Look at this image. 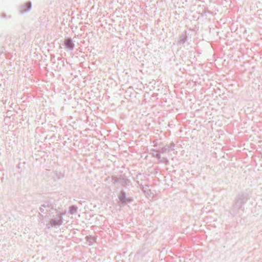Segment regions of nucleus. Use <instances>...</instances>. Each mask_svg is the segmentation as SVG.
Returning a JSON list of instances; mask_svg holds the SVG:
<instances>
[{
	"label": "nucleus",
	"mask_w": 262,
	"mask_h": 262,
	"mask_svg": "<svg viewBox=\"0 0 262 262\" xmlns=\"http://www.w3.org/2000/svg\"><path fill=\"white\" fill-rule=\"evenodd\" d=\"M52 210H50L49 211L48 210H46V211L48 212V218L50 219V218H51V217H55V215H54L53 214V213L55 212V213L57 214L56 215H58L59 216V219H56V220H51L50 222V224L49 225H50V226H48V228H50V227H55V228H57V227H59L61 224L62 223V219H61V217L63 215V214L62 213H58L56 209H51Z\"/></svg>",
	"instance_id": "obj_1"
},
{
	"label": "nucleus",
	"mask_w": 262,
	"mask_h": 262,
	"mask_svg": "<svg viewBox=\"0 0 262 262\" xmlns=\"http://www.w3.org/2000/svg\"><path fill=\"white\" fill-rule=\"evenodd\" d=\"M246 202L243 195H239L236 199L235 204L233 205V208L230 210V212L233 215L237 213V210L240 209L243 204Z\"/></svg>",
	"instance_id": "obj_2"
},
{
	"label": "nucleus",
	"mask_w": 262,
	"mask_h": 262,
	"mask_svg": "<svg viewBox=\"0 0 262 262\" xmlns=\"http://www.w3.org/2000/svg\"><path fill=\"white\" fill-rule=\"evenodd\" d=\"M64 46L69 50H73L74 48V43L71 38H68L64 41Z\"/></svg>",
	"instance_id": "obj_3"
},
{
	"label": "nucleus",
	"mask_w": 262,
	"mask_h": 262,
	"mask_svg": "<svg viewBox=\"0 0 262 262\" xmlns=\"http://www.w3.org/2000/svg\"><path fill=\"white\" fill-rule=\"evenodd\" d=\"M119 200L122 203H125L127 200L126 193L123 190L121 191V194L119 196Z\"/></svg>",
	"instance_id": "obj_4"
},
{
	"label": "nucleus",
	"mask_w": 262,
	"mask_h": 262,
	"mask_svg": "<svg viewBox=\"0 0 262 262\" xmlns=\"http://www.w3.org/2000/svg\"><path fill=\"white\" fill-rule=\"evenodd\" d=\"M32 5L31 3L29 2L27 3L23 7L24 8V10H22V12H26L29 11L31 9Z\"/></svg>",
	"instance_id": "obj_5"
},
{
	"label": "nucleus",
	"mask_w": 262,
	"mask_h": 262,
	"mask_svg": "<svg viewBox=\"0 0 262 262\" xmlns=\"http://www.w3.org/2000/svg\"><path fill=\"white\" fill-rule=\"evenodd\" d=\"M170 147L169 145H165L161 149V152L162 153L168 152L170 151Z\"/></svg>",
	"instance_id": "obj_6"
},
{
	"label": "nucleus",
	"mask_w": 262,
	"mask_h": 262,
	"mask_svg": "<svg viewBox=\"0 0 262 262\" xmlns=\"http://www.w3.org/2000/svg\"><path fill=\"white\" fill-rule=\"evenodd\" d=\"M77 207L75 206H71L70 207V212L72 214L75 213L77 211Z\"/></svg>",
	"instance_id": "obj_7"
},
{
	"label": "nucleus",
	"mask_w": 262,
	"mask_h": 262,
	"mask_svg": "<svg viewBox=\"0 0 262 262\" xmlns=\"http://www.w3.org/2000/svg\"><path fill=\"white\" fill-rule=\"evenodd\" d=\"M143 190L147 195H149L150 193V190L148 189V187H143Z\"/></svg>",
	"instance_id": "obj_8"
},
{
	"label": "nucleus",
	"mask_w": 262,
	"mask_h": 262,
	"mask_svg": "<svg viewBox=\"0 0 262 262\" xmlns=\"http://www.w3.org/2000/svg\"><path fill=\"white\" fill-rule=\"evenodd\" d=\"M179 41L180 43L184 44V42H185V37H184V36H180Z\"/></svg>",
	"instance_id": "obj_9"
},
{
	"label": "nucleus",
	"mask_w": 262,
	"mask_h": 262,
	"mask_svg": "<svg viewBox=\"0 0 262 262\" xmlns=\"http://www.w3.org/2000/svg\"><path fill=\"white\" fill-rule=\"evenodd\" d=\"M42 207H44L45 208H49L51 207V205L49 203H46L41 205Z\"/></svg>",
	"instance_id": "obj_10"
},
{
	"label": "nucleus",
	"mask_w": 262,
	"mask_h": 262,
	"mask_svg": "<svg viewBox=\"0 0 262 262\" xmlns=\"http://www.w3.org/2000/svg\"><path fill=\"white\" fill-rule=\"evenodd\" d=\"M155 157L160 159L161 158V155L159 151H157V153L155 155Z\"/></svg>",
	"instance_id": "obj_11"
},
{
	"label": "nucleus",
	"mask_w": 262,
	"mask_h": 262,
	"mask_svg": "<svg viewBox=\"0 0 262 262\" xmlns=\"http://www.w3.org/2000/svg\"><path fill=\"white\" fill-rule=\"evenodd\" d=\"M170 148H171L172 149H173L174 147V144L173 143H171L170 145H169Z\"/></svg>",
	"instance_id": "obj_12"
},
{
	"label": "nucleus",
	"mask_w": 262,
	"mask_h": 262,
	"mask_svg": "<svg viewBox=\"0 0 262 262\" xmlns=\"http://www.w3.org/2000/svg\"><path fill=\"white\" fill-rule=\"evenodd\" d=\"M39 210L40 212H43L45 211V209H44V207H41L40 208H39Z\"/></svg>",
	"instance_id": "obj_13"
}]
</instances>
